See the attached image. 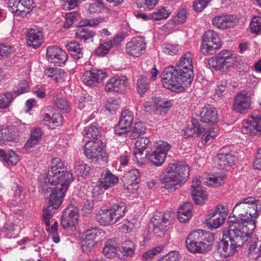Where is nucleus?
Wrapping results in <instances>:
<instances>
[{
	"mask_svg": "<svg viewBox=\"0 0 261 261\" xmlns=\"http://www.w3.org/2000/svg\"><path fill=\"white\" fill-rule=\"evenodd\" d=\"M119 182V178L113 174L110 171L103 172L101 178L94 187L92 193L94 195L102 194L103 190H107L110 188L114 187Z\"/></svg>",
	"mask_w": 261,
	"mask_h": 261,
	"instance_id": "obj_9",
	"label": "nucleus"
},
{
	"mask_svg": "<svg viewBox=\"0 0 261 261\" xmlns=\"http://www.w3.org/2000/svg\"><path fill=\"white\" fill-rule=\"evenodd\" d=\"M126 83L125 77L114 76L107 81L105 91L107 92L121 93L125 90Z\"/></svg>",
	"mask_w": 261,
	"mask_h": 261,
	"instance_id": "obj_21",
	"label": "nucleus"
},
{
	"mask_svg": "<svg viewBox=\"0 0 261 261\" xmlns=\"http://www.w3.org/2000/svg\"><path fill=\"white\" fill-rule=\"evenodd\" d=\"M159 215H155L151 219L153 224V232L158 233L165 230L172 220V217L169 212L164 214L159 213Z\"/></svg>",
	"mask_w": 261,
	"mask_h": 261,
	"instance_id": "obj_19",
	"label": "nucleus"
},
{
	"mask_svg": "<svg viewBox=\"0 0 261 261\" xmlns=\"http://www.w3.org/2000/svg\"><path fill=\"white\" fill-rule=\"evenodd\" d=\"M78 211L74 206L66 208L62 213L61 225L64 228L71 227L75 225L78 220Z\"/></svg>",
	"mask_w": 261,
	"mask_h": 261,
	"instance_id": "obj_23",
	"label": "nucleus"
},
{
	"mask_svg": "<svg viewBox=\"0 0 261 261\" xmlns=\"http://www.w3.org/2000/svg\"><path fill=\"white\" fill-rule=\"evenodd\" d=\"M94 35V33L92 31H89L87 28H81L76 32L75 36L78 39L86 41L91 39Z\"/></svg>",
	"mask_w": 261,
	"mask_h": 261,
	"instance_id": "obj_52",
	"label": "nucleus"
},
{
	"mask_svg": "<svg viewBox=\"0 0 261 261\" xmlns=\"http://www.w3.org/2000/svg\"><path fill=\"white\" fill-rule=\"evenodd\" d=\"M103 150L102 143L100 140L87 141L84 146V154L86 158L91 162L96 163L102 159Z\"/></svg>",
	"mask_w": 261,
	"mask_h": 261,
	"instance_id": "obj_11",
	"label": "nucleus"
},
{
	"mask_svg": "<svg viewBox=\"0 0 261 261\" xmlns=\"http://www.w3.org/2000/svg\"><path fill=\"white\" fill-rule=\"evenodd\" d=\"M251 97L247 92L244 90L238 92L233 103V109L237 113H243L245 111L251 109Z\"/></svg>",
	"mask_w": 261,
	"mask_h": 261,
	"instance_id": "obj_18",
	"label": "nucleus"
},
{
	"mask_svg": "<svg viewBox=\"0 0 261 261\" xmlns=\"http://www.w3.org/2000/svg\"><path fill=\"white\" fill-rule=\"evenodd\" d=\"M236 158L233 153L229 150L227 147L221 149L220 152L215 157L214 163L215 166L219 169H224L228 166L233 165Z\"/></svg>",
	"mask_w": 261,
	"mask_h": 261,
	"instance_id": "obj_16",
	"label": "nucleus"
},
{
	"mask_svg": "<svg viewBox=\"0 0 261 261\" xmlns=\"http://www.w3.org/2000/svg\"><path fill=\"white\" fill-rule=\"evenodd\" d=\"M117 251V257L120 259H124L134 253V244L132 241L127 240L118 247Z\"/></svg>",
	"mask_w": 261,
	"mask_h": 261,
	"instance_id": "obj_32",
	"label": "nucleus"
},
{
	"mask_svg": "<svg viewBox=\"0 0 261 261\" xmlns=\"http://www.w3.org/2000/svg\"><path fill=\"white\" fill-rule=\"evenodd\" d=\"M88 11L90 13H97L103 7V3L100 0H89L87 3Z\"/></svg>",
	"mask_w": 261,
	"mask_h": 261,
	"instance_id": "obj_49",
	"label": "nucleus"
},
{
	"mask_svg": "<svg viewBox=\"0 0 261 261\" xmlns=\"http://www.w3.org/2000/svg\"><path fill=\"white\" fill-rule=\"evenodd\" d=\"M247 256L250 259H257L261 255V230H258L253 239L252 236L249 240Z\"/></svg>",
	"mask_w": 261,
	"mask_h": 261,
	"instance_id": "obj_20",
	"label": "nucleus"
},
{
	"mask_svg": "<svg viewBox=\"0 0 261 261\" xmlns=\"http://www.w3.org/2000/svg\"><path fill=\"white\" fill-rule=\"evenodd\" d=\"M146 43L143 37H135L127 42L125 46L126 53L134 57L138 58L146 52Z\"/></svg>",
	"mask_w": 261,
	"mask_h": 261,
	"instance_id": "obj_13",
	"label": "nucleus"
},
{
	"mask_svg": "<svg viewBox=\"0 0 261 261\" xmlns=\"http://www.w3.org/2000/svg\"><path fill=\"white\" fill-rule=\"evenodd\" d=\"M8 5L14 13L21 16H26L35 7L33 0H8Z\"/></svg>",
	"mask_w": 261,
	"mask_h": 261,
	"instance_id": "obj_14",
	"label": "nucleus"
},
{
	"mask_svg": "<svg viewBox=\"0 0 261 261\" xmlns=\"http://www.w3.org/2000/svg\"><path fill=\"white\" fill-rule=\"evenodd\" d=\"M232 212L239 216V222L247 223L253 220L255 223V219L261 212V200L253 197L243 198L236 204Z\"/></svg>",
	"mask_w": 261,
	"mask_h": 261,
	"instance_id": "obj_5",
	"label": "nucleus"
},
{
	"mask_svg": "<svg viewBox=\"0 0 261 261\" xmlns=\"http://www.w3.org/2000/svg\"><path fill=\"white\" fill-rule=\"evenodd\" d=\"M125 209L126 205L122 201L113 204L112 206L110 208L117 221H119L120 218L124 216Z\"/></svg>",
	"mask_w": 261,
	"mask_h": 261,
	"instance_id": "obj_42",
	"label": "nucleus"
},
{
	"mask_svg": "<svg viewBox=\"0 0 261 261\" xmlns=\"http://www.w3.org/2000/svg\"><path fill=\"white\" fill-rule=\"evenodd\" d=\"M225 178L224 174H213L207 178L206 183L208 185L211 186H219L223 182V179Z\"/></svg>",
	"mask_w": 261,
	"mask_h": 261,
	"instance_id": "obj_53",
	"label": "nucleus"
},
{
	"mask_svg": "<svg viewBox=\"0 0 261 261\" xmlns=\"http://www.w3.org/2000/svg\"><path fill=\"white\" fill-rule=\"evenodd\" d=\"M237 224L238 226H229L223 231V237L228 239L236 248L248 246L249 240L256 227V224L253 220L245 223L240 221Z\"/></svg>",
	"mask_w": 261,
	"mask_h": 261,
	"instance_id": "obj_2",
	"label": "nucleus"
},
{
	"mask_svg": "<svg viewBox=\"0 0 261 261\" xmlns=\"http://www.w3.org/2000/svg\"><path fill=\"white\" fill-rule=\"evenodd\" d=\"M191 187L193 199L197 204H202L203 200L207 198V194L201 187V181L199 177L196 176L193 179Z\"/></svg>",
	"mask_w": 261,
	"mask_h": 261,
	"instance_id": "obj_25",
	"label": "nucleus"
},
{
	"mask_svg": "<svg viewBox=\"0 0 261 261\" xmlns=\"http://www.w3.org/2000/svg\"><path fill=\"white\" fill-rule=\"evenodd\" d=\"M171 12L167 10L165 7L157 10L156 11L151 13V20H160L163 19L167 18L170 15Z\"/></svg>",
	"mask_w": 261,
	"mask_h": 261,
	"instance_id": "obj_48",
	"label": "nucleus"
},
{
	"mask_svg": "<svg viewBox=\"0 0 261 261\" xmlns=\"http://www.w3.org/2000/svg\"><path fill=\"white\" fill-rule=\"evenodd\" d=\"M107 76L106 72L101 70L92 69L84 72L82 80L88 86H95Z\"/></svg>",
	"mask_w": 261,
	"mask_h": 261,
	"instance_id": "obj_22",
	"label": "nucleus"
},
{
	"mask_svg": "<svg viewBox=\"0 0 261 261\" xmlns=\"http://www.w3.org/2000/svg\"><path fill=\"white\" fill-rule=\"evenodd\" d=\"M193 127H188L185 130V135L187 137H192L194 134L199 135L205 130V126H204L197 120L194 119L192 120Z\"/></svg>",
	"mask_w": 261,
	"mask_h": 261,
	"instance_id": "obj_38",
	"label": "nucleus"
},
{
	"mask_svg": "<svg viewBox=\"0 0 261 261\" xmlns=\"http://www.w3.org/2000/svg\"><path fill=\"white\" fill-rule=\"evenodd\" d=\"M214 241L212 233L202 229L191 232L186 239L187 249L192 253H203L210 249Z\"/></svg>",
	"mask_w": 261,
	"mask_h": 261,
	"instance_id": "obj_6",
	"label": "nucleus"
},
{
	"mask_svg": "<svg viewBox=\"0 0 261 261\" xmlns=\"http://www.w3.org/2000/svg\"><path fill=\"white\" fill-rule=\"evenodd\" d=\"M57 169H66L64 164L62 162L61 159L59 158H55L51 160L50 170L47 171L45 180H47V178L51 179V178H53L54 176H57L56 174L57 173Z\"/></svg>",
	"mask_w": 261,
	"mask_h": 261,
	"instance_id": "obj_37",
	"label": "nucleus"
},
{
	"mask_svg": "<svg viewBox=\"0 0 261 261\" xmlns=\"http://www.w3.org/2000/svg\"><path fill=\"white\" fill-rule=\"evenodd\" d=\"M218 130V128L216 127H212V129L205 128V131L203 132L204 133V139L203 140L204 142L207 143L211 139L215 138L217 135Z\"/></svg>",
	"mask_w": 261,
	"mask_h": 261,
	"instance_id": "obj_58",
	"label": "nucleus"
},
{
	"mask_svg": "<svg viewBox=\"0 0 261 261\" xmlns=\"http://www.w3.org/2000/svg\"><path fill=\"white\" fill-rule=\"evenodd\" d=\"M118 247L112 243V242L107 241L102 250L103 254L108 258L117 256Z\"/></svg>",
	"mask_w": 261,
	"mask_h": 261,
	"instance_id": "obj_46",
	"label": "nucleus"
},
{
	"mask_svg": "<svg viewBox=\"0 0 261 261\" xmlns=\"http://www.w3.org/2000/svg\"><path fill=\"white\" fill-rule=\"evenodd\" d=\"M73 180L72 174L70 171L62 172L58 176L44 180L46 184H50V187L47 188V194L50 193V200L56 202V205L61 204L68 188Z\"/></svg>",
	"mask_w": 261,
	"mask_h": 261,
	"instance_id": "obj_4",
	"label": "nucleus"
},
{
	"mask_svg": "<svg viewBox=\"0 0 261 261\" xmlns=\"http://www.w3.org/2000/svg\"><path fill=\"white\" fill-rule=\"evenodd\" d=\"M163 246H159L144 253L142 255V259L144 261H148L152 258L158 253H160L163 249Z\"/></svg>",
	"mask_w": 261,
	"mask_h": 261,
	"instance_id": "obj_56",
	"label": "nucleus"
},
{
	"mask_svg": "<svg viewBox=\"0 0 261 261\" xmlns=\"http://www.w3.org/2000/svg\"><path fill=\"white\" fill-rule=\"evenodd\" d=\"M140 172L136 169H133L127 172L122 179L124 186H126L127 189H129V186L137 187L140 181Z\"/></svg>",
	"mask_w": 261,
	"mask_h": 261,
	"instance_id": "obj_29",
	"label": "nucleus"
},
{
	"mask_svg": "<svg viewBox=\"0 0 261 261\" xmlns=\"http://www.w3.org/2000/svg\"><path fill=\"white\" fill-rule=\"evenodd\" d=\"M178 253L176 251H171L166 255L163 256L158 261H178Z\"/></svg>",
	"mask_w": 261,
	"mask_h": 261,
	"instance_id": "obj_64",
	"label": "nucleus"
},
{
	"mask_svg": "<svg viewBox=\"0 0 261 261\" xmlns=\"http://www.w3.org/2000/svg\"><path fill=\"white\" fill-rule=\"evenodd\" d=\"M46 112L44 115V120L46 122L56 124L57 125L60 124L62 122L61 114L55 110L51 106H48L45 110Z\"/></svg>",
	"mask_w": 261,
	"mask_h": 261,
	"instance_id": "obj_33",
	"label": "nucleus"
},
{
	"mask_svg": "<svg viewBox=\"0 0 261 261\" xmlns=\"http://www.w3.org/2000/svg\"><path fill=\"white\" fill-rule=\"evenodd\" d=\"M74 171L77 176H84L89 173L90 167L86 165L83 161H80L75 163Z\"/></svg>",
	"mask_w": 261,
	"mask_h": 261,
	"instance_id": "obj_45",
	"label": "nucleus"
},
{
	"mask_svg": "<svg viewBox=\"0 0 261 261\" xmlns=\"http://www.w3.org/2000/svg\"><path fill=\"white\" fill-rule=\"evenodd\" d=\"M189 173V167L184 162L170 164L165 169L162 182L166 189L174 191L187 178Z\"/></svg>",
	"mask_w": 261,
	"mask_h": 261,
	"instance_id": "obj_3",
	"label": "nucleus"
},
{
	"mask_svg": "<svg viewBox=\"0 0 261 261\" xmlns=\"http://www.w3.org/2000/svg\"><path fill=\"white\" fill-rule=\"evenodd\" d=\"M237 62L236 57L231 51L223 50L208 60V64L216 70L227 69Z\"/></svg>",
	"mask_w": 261,
	"mask_h": 261,
	"instance_id": "obj_8",
	"label": "nucleus"
},
{
	"mask_svg": "<svg viewBox=\"0 0 261 261\" xmlns=\"http://www.w3.org/2000/svg\"><path fill=\"white\" fill-rule=\"evenodd\" d=\"M95 244L96 242L95 241L84 240L82 246L83 251L87 253L92 251Z\"/></svg>",
	"mask_w": 261,
	"mask_h": 261,
	"instance_id": "obj_62",
	"label": "nucleus"
},
{
	"mask_svg": "<svg viewBox=\"0 0 261 261\" xmlns=\"http://www.w3.org/2000/svg\"><path fill=\"white\" fill-rule=\"evenodd\" d=\"M66 47L75 59H79L83 57V53L82 52L83 47L77 42L70 41L67 43Z\"/></svg>",
	"mask_w": 261,
	"mask_h": 261,
	"instance_id": "obj_40",
	"label": "nucleus"
},
{
	"mask_svg": "<svg viewBox=\"0 0 261 261\" xmlns=\"http://www.w3.org/2000/svg\"><path fill=\"white\" fill-rule=\"evenodd\" d=\"M15 136L8 128H5L0 130V145L4 144L7 141H12Z\"/></svg>",
	"mask_w": 261,
	"mask_h": 261,
	"instance_id": "obj_50",
	"label": "nucleus"
},
{
	"mask_svg": "<svg viewBox=\"0 0 261 261\" xmlns=\"http://www.w3.org/2000/svg\"><path fill=\"white\" fill-rule=\"evenodd\" d=\"M53 105L64 112L67 113L70 110V107L67 100L64 97L58 95L54 96Z\"/></svg>",
	"mask_w": 261,
	"mask_h": 261,
	"instance_id": "obj_43",
	"label": "nucleus"
},
{
	"mask_svg": "<svg viewBox=\"0 0 261 261\" xmlns=\"http://www.w3.org/2000/svg\"><path fill=\"white\" fill-rule=\"evenodd\" d=\"M228 208L225 205H219L209 215L206 219L207 226L211 229L220 227L224 223L227 216Z\"/></svg>",
	"mask_w": 261,
	"mask_h": 261,
	"instance_id": "obj_10",
	"label": "nucleus"
},
{
	"mask_svg": "<svg viewBox=\"0 0 261 261\" xmlns=\"http://www.w3.org/2000/svg\"><path fill=\"white\" fill-rule=\"evenodd\" d=\"M46 57L48 61L55 66H61L67 59L66 52L58 46H50L47 48Z\"/></svg>",
	"mask_w": 261,
	"mask_h": 261,
	"instance_id": "obj_17",
	"label": "nucleus"
},
{
	"mask_svg": "<svg viewBox=\"0 0 261 261\" xmlns=\"http://www.w3.org/2000/svg\"><path fill=\"white\" fill-rule=\"evenodd\" d=\"M211 0H195L193 3L194 10L196 12H201L206 8Z\"/></svg>",
	"mask_w": 261,
	"mask_h": 261,
	"instance_id": "obj_60",
	"label": "nucleus"
},
{
	"mask_svg": "<svg viewBox=\"0 0 261 261\" xmlns=\"http://www.w3.org/2000/svg\"><path fill=\"white\" fill-rule=\"evenodd\" d=\"M149 81L146 77L141 76L137 82V88L138 93L142 94L147 92L149 88Z\"/></svg>",
	"mask_w": 261,
	"mask_h": 261,
	"instance_id": "obj_47",
	"label": "nucleus"
},
{
	"mask_svg": "<svg viewBox=\"0 0 261 261\" xmlns=\"http://www.w3.org/2000/svg\"><path fill=\"white\" fill-rule=\"evenodd\" d=\"M193 68L192 55L190 53H186L176 66H170L164 70L162 79L164 86L173 91H181L193 81Z\"/></svg>",
	"mask_w": 261,
	"mask_h": 261,
	"instance_id": "obj_1",
	"label": "nucleus"
},
{
	"mask_svg": "<svg viewBox=\"0 0 261 261\" xmlns=\"http://www.w3.org/2000/svg\"><path fill=\"white\" fill-rule=\"evenodd\" d=\"M236 249L231 243L229 244L228 239L223 237L221 242L218 243L217 251L221 256L226 257L233 254Z\"/></svg>",
	"mask_w": 261,
	"mask_h": 261,
	"instance_id": "obj_30",
	"label": "nucleus"
},
{
	"mask_svg": "<svg viewBox=\"0 0 261 261\" xmlns=\"http://www.w3.org/2000/svg\"><path fill=\"white\" fill-rule=\"evenodd\" d=\"M100 230V229H98L97 227L87 229L85 231V237L84 240L94 241V239L101 233Z\"/></svg>",
	"mask_w": 261,
	"mask_h": 261,
	"instance_id": "obj_57",
	"label": "nucleus"
},
{
	"mask_svg": "<svg viewBox=\"0 0 261 261\" xmlns=\"http://www.w3.org/2000/svg\"><path fill=\"white\" fill-rule=\"evenodd\" d=\"M212 23L217 28L224 30L233 28L237 24V21L233 15H221L214 17Z\"/></svg>",
	"mask_w": 261,
	"mask_h": 261,
	"instance_id": "obj_24",
	"label": "nucleus"
},
{
	"mask_svg": "<svg viewBox=\"0 0 261 261\" xmlns=\"http://www.w3.org/2000/svg\"><path fill=\"white\" fill-rule=\"evenodd\" d=\"M84 137L90 139H95L99 136V127L96 124H92L85 127L83 132Z\"/></svg>",
	"mask_w": 261,
	"mask_h": 261,
	"instance_id": "obj_44",
	"label": "nucleus"
},
{
	"mask_svg": "<svg viewBox=\"0 0 261 261\" xmlns=\"http://www.w3.org/2000/svg\"><path fill=\"white\" fill-rule=\"evenodd\" d=\"M200 47L201 52L204 55H213L221 46V42L218 34L212 30H207L202 36Z\"/></svg>",
	"mask_w": 261,
	"mask_h": 261,
	"instance_id": "obj_7",
	"label": "nucleus"
},
{
	"mask_svg": "<svg viewBox=\"0 0 261 261\" xmlns=\"http://www.w3.org/2000/svg\"><path fill=\"white\" fill-rule=\"evenodd\" d=\"M156 148L151 155L146 154L152 164L155 166H161L164 162L167 152L170 149L171 145L164 141H159L156 143Z\"/></svg>",
	"mask_w": 261,
	"mask_h": 261,
	"instance_id": "obj_12",
	"label": "nucleus"
},
{
	"mask_svg": "<svg viewBox=\"0 0 261 261\" xmlns=\"http://www.w3.org/2000/svg\"><path fill=\"white\" fill-rule=\"evenodd\" d=\"M252 121L247 123L246 125H243L241 131L243 134H248L250 136L259 135L261 132V125H260L261 118L259 116H252Z\"/></svg>",
	"mask_w": 261,
	"mask_h": 261,
	"instance_id": "obj_28",
	"label": "nucleus"
},
{
	"mask_svg": "<svg viewBox=\"0 0 261 261\" xmlns=\"http://www.w3.org/2000/svg\"><path fill=\"white\" fill-rule=\"evenodd\" d=\"M200 123L213 125L218 121L217 111L215 108L210 106H205L202 108L200 113Z\"/></svg>",
	"mask_w": 261,
	"mask_h": 261,
	"instance_id": "obj_26",
	"label": "nucleus"
},
{
	"mask_svg": "<svg viewBox=\"0 0 261 261\" xmlns=\"http://www.w3.org/2000/svg\"><path fill=\"white\" fill-rule=\"evenodd\" d=\"M91 100V96L88 93H85L83 94V96H81L79 98L78 102V107L80 109H83L85 107L87 106L90 103Z\"/></svg>",
	"mask_w": 261,
	"mask_h": 261,
	"instance_id": "obj_63",
	"label": "nucleus"
},
{
	"mask_svg": "<svg viewBox=\"0 0 261 261\" xmlns=\"http://www.w3.org/2000/svg\"><path fill=\"white\" fill-rule=\"evenodd\" d=\"M27 44L34 48H37L43 42L42 31L38 28L31 29L26 35Z\"/></svg>",
	"mask_w": 261,
	"mask_h": 261,
	"instance_id": "obj_27",
	"label": "nucleus"
},
{
	"mask_svg": "<svg viewBox=\"0 0 261 261\" xmlns=\"http://www.w3.org/2000/svg\"><path fill=\"white\" fill-rule=\"evenodd\" d=\"M42 131L39 127H35L31 133V136L25 144V147L27 149L31 148L38 144L41 140Z\"/></svg>",
	"mask_w": 261,
	"mask_h": 261,
	"instance_id": "obj_36",
	"label": "nucleus"
},
{
	"mask_svg": "<svg viewBox=\"0 0 261 261\" xmlns=\"http://www.w3.org/2000/svg\"><path fill=\"white\" fill-rule=\"evenodd\" d=\"M29 91V87L28 83L24 80L20 81L19 84L18 85L16 90H14V94L16 95L27 92Z\"/></svg>",
	"mask_w": 261,
	"mask_h": 261,
	"instance_id": "obj_59",
	"label": "nucleus"
},
{
	"mask_svg": "<svg viewBox=\"0 0 261 261\" xmlns=\"http://www.w3.org/2000/svg\"><path fill=\"white\" fill-rule=\"evenodd\" d=\"M150 140L147 138L141 137L139 138L135 143L136 149L134 151V154L136 155V158L138 159V155L141 156L144 150L147 148Z\"/></svg>",
	"mask_w": 261,
	"mask_h": 261,
	"instance_id": "obj_41",
	"label": "nucleus"
},
{
	"mask_svg": "<svg viewBox=\"0 0 261 261\" xmlns=\"http://www.w3.org/2000/svg\"><path fill=\"white\" fill-rule=\"evenodd\" d=\"M178 49L179 47L178 45L167 44L163 47V51L166 54L173 56L177 53Z\"/></svg>",
	"mask_w": 261,
	"mask_h": 261,
	"instance_id": "obj_61",
	"label": "nucleus"
},
{
	"mask_svg": "<svg viewBox=\"0 0 261 261\" xmlns=\"http://www.w3.org/2000/svg\"><path fill=\"white\" fill-rule=\"evenodd\" d=\"M172 106L170 101L163 98H156L153 107H154L155 113L160 114L162 112L166 113L171 108Z\"/></svg>",
	"mask_w": 261,
	"mask_h": 261,
	"instance_id": "obj_39",
	"label": "nucleus"
},
{
	"mask_svg": "<svg viewBox=\"0 0 261 261\" xmlns=\"http://www.w3.org/2000/svg\"><path fill=\"white\" fill-rule=\"evenodd\" d=\"M188 18L187 11L185 9H180L173 18L174 23L180 24L185 23Z\"/></svg>",
	"mask_w": 261,
	"mask_h": 261,
	"instance_id": "obj_55",
	"label": "nucleus"
},
{
	"mask_svg": "<svg viewBox=\"0 0 261 261\" xmlns=\"http://www.w3.org/2000/svg\"><path fill=\"white\" fill-rule=\"evenodd\" d=\"M134 120L133 112L125 110L121 113L119 124L115 126L114 132L118 136H123L129 132Z\"/></svg>",
	"mask_w": 261,
	"mask_h": 261,
	"instance_id": "obj_15",
	"label": "nucleus"
},
{
	"mask_svg": "<svg viewBox=\"0 0 261 261\" xmlns=\"http://www.w3.org/2000/svg\"><path fill=\"white\" fill-rule=\"evenodd\" d=\"M192 206L190 202H185L178 210V218L180 222L186 223L192 217Z\"/></svg>",
	"mask_w": 261,
	"mask_h": 261,
	"instance_id": "obj_34",
	"label": "nucleus"
},
{
	"mask_svg": "<svg viewBox=\"0 0 261 261\" xmlns=\"http://www.w3.org/2000/svg\"><path fill=\"white\" fill-rule=\"evenodd\" d=\"M112 47H113L112 41H107L99 45L95 50V54L99 56H104L108 53Z\"/></svg>",
	"mask_w": 261,
	"mask_h": 261,
	"instance_id": "obj_54",
	"label": "nucleus"
},
{
	"mask_svg": "<svg viewBox=\"0 0 261 261\" xmlns=\"http://www.w3.org/2000/svg\"><path fill=\"white\" fill-rule=\"evenodd\" d=\"M145 130L146 127L143 123L141 122H137L135 124L130 137L132 139H135L143 135Z\"/></svg>",
	"mask_w": 261,
	"mask_h": 261,
	"instance_id": "obj_51",
	"label": "nucleus"
},
{
	"mask_svg": "<svg viewBox=\"0 0 261 261\" xmlns=\"http://www.w3.org/2000/svg\"><path fill=\"white\" fill-rule=\"evenodd\" d=\"M46 195L48 198V202L49 205L44 210L43 213L42 214V217L46 226L49 227V220L53 215L52 210L58 208L61 204H60L59 205H56V202L50 200V193L47 194L46 192Z\"/></svg>",
	"mask_w": 261,
	"mask_h": 261,
	"instance_id": "obj_35",
	"label": "nucleus"
},
{
	"mask_svg": "<svg viewBox=\"0 0 261 261\" xmlns=\"http://www.w3.org/2000/svg\"><path fill=\"white\" fill-rule=\"evenodd\" d=\"M96 219L102 225H111L118 222L110 209L100 210Z\"/></svg>",
	"mask_w": 261,
	"mask_h": 261,
	"instance_id": "obj_31",
	"label": "nucleus"
}]
</instances>
